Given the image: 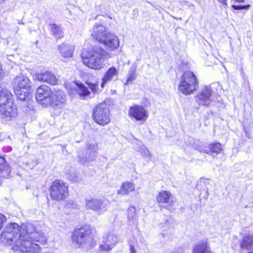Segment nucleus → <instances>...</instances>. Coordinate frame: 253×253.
<instances>
[{
  "label": "nucleus",
  "instance_id": "12",
  "mask_svg": "<svg viewBox=\"0 0 253 253\" xmlns=\"http://www.w3.org/2000/svg\"><path fill=\"white\" fill-rule=\"evenodd\" d=\"M128 115L137 121L146 120L148 118V112L141 105H134L129 107Z\"/></svg>",
  "mask_w": 253,
  "mask_h": 253
},
{
  "label": "nucleus",
  "instance_id": "10",
  "mask_svg": "<svg viewBox=\"0 0 253 253\" xmlns=\"http://www.w3.org/2000/svg\"><path fill=\"white\" fill-rule=\"evenodd\" d=\"M91 231L85 226L75 229L73 232L72 240L79 245H82L90 239Z\"/></svg>",
  "mask_w": 253,
  "mask_h": 253
},
{
  "label": "nucleus",
  "instance_id": "33",
  "mask_svg": "<svg viewBox=\"0 0 253 253\" xmlns=\"http://www.w3.org/2000/svg\"><path fill=\"white\" fill-rule=\"evenodd\" d=\"M6 217L3 214L0 213V230L2 227L3 223L6 221Z\"/></svg>",
  "mask_w": 253,
  "mask_h": 253
},
{
  "label": "nucleus",
  "instance_id": "15",
  "mask_svg": "<svg viewBox=\"0 0 253 253\" xmlns=\"http://www.w3.org/2000/svg\"><path fill=\"white\" fill-rule=\"evenodd\" d=\"M106 28L102 24H95L92 28L91 36L99 42H102L103 40L108 35Z\"/></svg>",
  "mask_w": 253,
  "mask_h": 253
},
{
  "label": "nucleus",
  "instance_id": "29",
  "mask_svg": "<svg viewBox=\"0 0 253 253\" xmlns=\"http://www.w3.org/2000/svg\"><path fill=\"white\" fill-rule=\"evenodd\" d=\"M137 67L135 65H132L130 67L128 75L127 78L126 80V85L129 84L130 83L132 82L133 81L136 79L137 77V75L136 74V70Z\"/></svg>",
  "mask_w": 253,
  "mask_h": 253
},
{
  "label": "nucleus",
  "instance_id": "38",
  "mask_svg": "<svg viewBox=\"0 0 253 253\" xmlns=\"http://www.w3.org/2000/svg\"><path fill=\"white\" fill-rule=\"evenodd\" d=\"M219 2L221 3L223 5H227V0H217Z\"/></svg>",
  "mask_w": 253,
  "mask_h": 253
},
{
  "label": "nucleus",
  "instance_id": "2",
  "mask_svg": "<svg viewBox=\"0 0 253 253\" xmlns=\"http://www.w3.org/2000/svg\"><path fill=\"white\" fill-rule=\"evenodd\" d=\"M111 54L100 46H94L89 51L88 56H82L84 65L90 69L99 70L105 66L104 61L111 58Z\"/></svg>",
  "mask_w": 253,
  "mask_h": 253
},
{
  "label": "nucleus",
  "instance_id": "39",
  "mask_svg": "<svg viewBox=\"0 0 253 253\" xmlns=\"http://www.w3.org/2000/svg\"><path fill=\"white\" fill-rule=\"evenodd\" d=\"M61 145V146L62 147V150H64V148H66V146L65 145Z\"/></svg>",
  "mask_w": 253,
  "mask_h": 253
},
{
  "label": "nucleus",
  "instance_id": "34",
  "mask_svg": "<svg viewBox=\"0 0 253 253\" xmlns=\"http://www.w3.org/2000/svg\"><path fill=\"white\" fill-rule=\"evenodd\" d=\"M142 154L147 157H150L151 154L149 151L146 148H144L142 149Z\"/></svg>",
  "mask_w": 253,
  "mask_h": 253
},
{
  "label": "nucleus",
  "instance_id": "22",
  "mask_svg": "<svg viewBox=\"0 0 253 253\" xmlns=\"http://www.w3.org/2000/svg\"><path fill=\"white\" fill-rule=\"evenodd\" d=\"M117 74L118 71L115 67H112L109 68L102 78V82L101 84V87L103 88L105 84L108 82L111 81L115 76L117 75Z\"/></svg>",
  "mask_w": 253,
  "mask_h": 253
},
{
  "label": "nucleus",
  "instance_id": "27",
  "mask_svg": "<svg viewBox=\"0 0 253 253\" xmlns=\"http://www.w3.org/2000/svg\"><path fill=\"white\" fill-rule=\"evenodd\" d=\"M49 26L52 35L55 39H60L64 37L63 29L59 25L56 24H51Z\"/></svg>",
  "mask_w": 253,
  "mask_h": 253
},
{
  "label": "nucleus",
  "instance_id": "37",
  "mask_svg": "<svg viewBox=\"0 0 253 253\" xmlns=\"http://www.w3.org/2000/svg\"><path fill=\"white\" fill-rule=\"evenodd\" d=\"M130 253H136V250L132 245L130 246Z\"/></svg>",
  "mask_w": 253,
  "mask_h": 253
},
{
  "label": "nucleus",
  "instance_id": "40",
  "mask_svg": "<svg viewBox=\"0 0 253 253\" xmlns=\"http://www.w3.org/2000/svg\"><path fill=\"white\" fill-rule=\"evenodd\" d=\"M6 0H0V5L1 4Z\"/></svg>",
  "mask_w": 253,
  "mask_h": 253
},
{
  "label": "nucleus",
  "instance_id": "43",
  "mask_svg": "<svg viewBox=\"0 0 253 253\" xmlns=\"http://www.w3.org/2000/svg\"><path fill=\"white\" fill-rule=\"evenodd\" d=\"M248 207H249V206H248V205H246V206H245V208H248Z\"/></svg>",
  "mask_w": 253,
  "mask_h": 253
},
{
  "label": "nucleus",
  "instance_id": "35",
  "mask_svg": "<svg viewBox=\"0 0 253 253\" xmlns=\"http://www.w3.org/2000/svg\"><path fill=\"white\" fill-rule=\"evenodd\" d=\"M232 7L234 9L240 10V9H246L247 8L248 6L240 5H232Z\"/></svg>",
  "mask_w": 253,
  "mask_h": 253
},
{
  "label": "nucleus",
  "instance_id": "16",
  "mask_svg": "<svg viewBox=\"0 0 253 253\" xmlns=\"http://www.w3.org/2000/svg\"><path fill=\"white\" fill-rule=\"evenodd\" d=\"M35 79L38 81L43 82L51 85H55L57 82L56 77L52 73L48 71L36 74Z\"/></svg>",
  "mask_w": 253,
  "mask_h": 253
},
{
  "label": "nucleus",
  "instance_id": "31",
  "mask_svg": "<svg viewBox=\"0 0 253 253\" xmlns=\"http://www.w3.org/2000/svg\"><path fill=\"white\" fill-rule=\"evenodd\" d=\"M86 84H87L92 92L94 94L97 92L98 88V84L96 83H93L89 82H86Z\"/></svg>",
  "mask_w": 253,
  "mask_h": 253
},
{
  "label": "nucleus",
  "instance_id": "5",
  "mask_svg": "<svg viewBox=\"0 0 253 253\" xmlns=\"http://www.w3.org/2000/svg\"><path fill=\"white\" fill-rule=\"evenodd\" d=\"M15 93L19 100H27L30 98V81L23 75L15 77L13 82Z\"/></svg>",
  "mask_w": 253,
  "mask_h": 253
},
{
  "label": "nucleus",
  "instance_id": "41",
  "mask_svg": "<svg viewBox=\"0 0 253 253\" xmlns=\"http://www.w3.org/2000/svg\"><path fill=\"white\" fill-rule=\"evenodd\" d=\"M236 1L238 2H243L244 0H235Z\"/></svg>",
  "mask_w": 253,
  "mask_h": 253
},
{
  "label": "nucleus",
  "instance_id": "11",
  "mask_svg": "<svg viewBox=\"0 0 253 253\" xmlns=\"http://www.w3.org/2000/svg\"><path fill=\"white\" fill-rule=\"evenodd\" d=\"M214 92L212 91L211 86H205L197 94V97L200 104L208 106L214 98Z\"/></svg>",
  "mask_w": 253,
  "mask_h": 253
},
{
  "label": "nucleus",
  "instance_id": "3",
  "mask_svg": "<svg viewBox=\"0 0 253 253\" xmlns=\"http://www.w3.org/2000/svg\"><path fill=\"white\" fill-rule=\"evenodd\" d=\"M0 113L1 118L8 121L15 118L17 113V108L13 105L12 94L6 88L0 85Z\"/></svg>",
  "mask_w": 253,
  "mask_h": 253
},
{
  "label": "nucleus",
  "instance_id": "4",
  "mask_svg": "<svg viewBox=\"0 0 253 253\" xmlns=\"http://www.w3.org/2000/svg\"><path fill=\"white\" fill-rule=\"evenodd\" d=\"M198 80L196 75L190 71L185 72L181 79L178 90L183 94L189 95L198 88Z\"/></svg>",
  "mask_w": 253,
  "mask_h": 253
},
{
  "label": "nucleus",
  "instance_id": "36",
  "mask_svg": "<svg viewBox=\"0 0 253 253\" xmlns=\"http://www.w3.org/2000/svg\"><path fill=\"white\" fill-rule=\"evenodd\" d=\"M4 73L2 69V65L0 63V80L2 79L4 77Z\"/></svg>",
  "mask_w": 253,
  "mask_h": 253
},
{
  "label": "nucleus",
  "instance_id": "13",
  "mask_svg": "<svg viewBox=\"0 0 253 253\" xmlns=\"http://www.w3.org/2000/svg\"><path fill=\"white\" fill-rule=\"evenodd\" d=\"M117 242L118 238L115 234L111 232L107 233L103 237L100 248L103 251H109L116 245Z\"/></svg>",
  "mask_w": 253,
  "mask_h": 253
},
{
  "label": "nucleus",
  "instance_id": "28",
  "mask_svg": "<svg viewBox=\"0 0 253 253\" xmlns=\"http://www.w3.org/2000/svg\"><path fill=\"white\" fill-rule=\"evenodd\" d=\"M77 88L76 89L78 95L80 97H85L90 94V92L88 89V88L86 87L83 83H76Z\"/></svg>",
  "mask_w": 253,
  "mask_h": 253
},
{
  "label": "nucleus",
  "instance_id": "32",
  "mask_svg": "<svg viewBox=\"0 0 253 253\" xmlns=\"http://www.w3.org/2000/svg\"><path fill=\"white\" fill-rule=\"evenodd\" d=\"M67 207L68 208L71 209H78V204L75 202L73 201H69L67 203Z\"/></svg>",
  "mask_w": 253,
  "mask_h": 253
},
{
  "label": "nucleus",
  "instance_id": "25",
  "mask_svg": "<svg viewBox=\"0 0 253 253\" xmlns=\"http://www.w3.org/2000/svg\"><path fill=\"white\" fill-rule=\"evenodd\" d=\"M240 247L242 249L251 250L253 248V235H246L243 239Z\"/></svg>",
  "mask_w": 253,
  "mask_h": 253
},
{
  "label": "nucleus",
  "instance_id": "6",
  "mask_svg": "<svg viewBox=\"0 0 253 253\" xmlns=\"http://www.w3.org/2000/svg\"><path fill=\"white\" fill-rule=\"evenodd\" d=\"M109 114L107 105L105 103H102L93 108L92 118L99 125L105 126L110 121Z\"/></svg>",
  "mask_w": 253,
  "mask_h": 253
},
{
  "label": "nucleus",
  "instance_id": "7",
  "mask_svg": "<svg viewBox=\"0 0 253 253\" xmlns=\"http://www.w3.org/2000/svg\"><path fill=\"white\" fill-rule=\"evenodd\" d=\"M50 193L52 200H62L68 195V186L62 180H56L52 183Z\"/></svg>",
  "mask_w": 253,
  "mask_h": 253
},
{
  "label": "nucleus",
  "instance_id": "30",
  "mask_svg": "<svg viewBox=\"0 0 253 253\" xmlns=\"http://www.w3.org/2000/svg\"><path fill=\"white\" fill-rule=\"evenodd\" d=\"M135 211L136 210L134 207H130L127 210V218L128 221L132 222L133 224L136 221Z\"/></svg>",
  "mask_w": 253,
  "mask_h": 253
},
{
  "label": "nucleus",
  "instance_id": "26",
  "mask_svg": "<svg viewBox=\"0 0 253 253\" xmlns=\"http://www.w3.org/2000/svg\"><path fill=\"white\" fill-rule=\"evenodd\" d=\"M10 172V168L5 163V159L0 156V177L7 178Z\"/></svg>",
  "mask_w": 253,
  "mask_h": 253
},
{
  "label": "nucleus",
  "instance_id": "20",
  "mask_svg": "<svg viewBox=\"0 0 253 253\" xmlns=\"http://www.w3.org/2000/svg\"><path fill=\"white\" fill-rule=\"evenodd\" d=\"M51 102V105L49 106L53 107L63 104L65 102V95L64 92L60 89L54 90V93H52Z\"/></svg>",
  "mask_w": 253,
  "mask_h": 253
},
{
  "label": "nucleus",
  "instance_id": "21",
  "mask_svg": "<svg viewBox=\"0 0 253 253\" xmlns=\"http://www.w3.org/2000/svg\"><path fill=\"white\" fill-rule=\"evenodd\" d=\"M86 148L87 149V153H88V155L84 156L80 155L79 158L80 161L82 164H84L86 162L91 161L94 160L95 157V146L94 144H91L87 143L86 144Z\"/></svg>",
  "mask_w": 253,
  "mask_h": 253
},
{
  "label": "nucleus",
  "instance_id": "1",
  "mask_svg": "<svg viewBox=\"0 0 253 253\" xmlns=\"http://www.w3.org/2000/svg\"><path fill=\"white\" fill-rule=\"evenodd\" d=\"M0 240L5 244L12 245L15 251L31 253H38L40 249L34 242L44 244L46 241L44 234L31 223H23L20 227L16 223L7 224L1 234Z\"/></svg>",
  "mask_w": 253,
  "mask_h": 253
},
{
  "label": "nucleus",
  "instance_id": "18",
  "mask_svg": "<svg viewBox=\"0 0 253 253\" xmlns=\"http://www.w3.org/2000/svg\"><path fill=\"white\" fill-rule=\"evenodd\" d=\"M208 240L200 241L194 245L193 253H212Z\"/></svg>",
  "mask_w": 253,
  "mask_h": 253
},
{
  "label": "nucleus",
  "instance_id": "42",
  "mask_svg": "<svg viewBox=\"0 0 253 253\" xmlns=\"http://www.w3.org/2000/svg\"><path fill=\"white\" fill-rule=\"evenodd\" d=\"M177 253V252H171V253Z\"/></svg>",
  "mask_w": 253,
  "mask_h": 253
},
{
  "label": "nucleus",
  "instance_id": "24",
  "mask_svg": "<svg viewBox=\"0 0 253 253\" xmlns=\"http://www.w3.org/2000/svg\"><path fill=\"white\" fill-rule=\"evenodd\" d=\"M134 189L135 186L132 183L125 182L123 183L120 188L118 190V193L122 195H126L134 191Z\"/></svg>",
  "mask_w": 253,
  "mask_h": 253
},
{
  "label": "nucleus",
  "instance_id": "14",
  "mask_svg": "<svg viewBox=\"0 0 253 253\" xmlns=\"http://www.w3.org/2000/svg\"><path fill=\"white\" fill-rule=\"evenodd\" d=\"M100 43L104 44L108 50L114 51L119 47L120 42L116 36L109 33Z\"/></svg>",
  "mask_w": 253,
  "mask_h": 253
},
{
  "label": "nucleus",
  "instance_id": "8",
  "mask_svg": "<svg viewBox=\"0 0 253 253\" xmlns=\"http://www.w3.org/2000/svg\"><path fill=\"white\" fill-rule=\"evenodd\" d=\"M52 93L50 87L42 85L37 89L36 98L41 105L48 107L51 105Z\"/></svg>",
  "mask_w": 253,
  "mask_h": 253
},
{
  "label": "nucleus",
  "instance_id": "17",
  "mask_svg": "<svg viewBox=\"0 0 253 253\" xmlns=\"http://www.w3.org/2000/svg\"><path fill=\"white\" fill-rule=\"evenodd\" d=\"M58 49L62 57L70 58L73 57L75 48L72 45L63 42L58 45Z\"/></svg>",
  "mask_w": 253,
  "mask_h": 253
},
{
  "label": "nucleus",
  "instance_id": "19",
  "mask_svg": "<svg viewBox=\"0 0 253 253\" xmlns=\"http://www.w3.org/2000/svg\"><path fill=\"white\" fill-rule=\"evenodd\" d=\"M156 199L159 203H165L169 206L171 205L173 203L172 194L169 191L162 190L159 192L156 196Z\"/></svg>",
  "mask_w": 253,
  "mask_h": 253
},
{
  "label": "nucleus",
  "instance_id": "9",
  "mask_svg": "<svg viewBox=\"0 0 253 253\" xmlns=\"http://www.w3.org/2000/svg\"><path fill=\"white\" fill-rule=\"evenodd\" d=\"M109 202L107 200L92 198L86 199L85 207L88 210H91L100 214L105 212L108 207Z\"/></svg>",
  "mask_w": 253,
  "mask_h": 253
},
{
  "label": "nucleus",
  "instance_id": "23",
  "mask_svg": "<svg viewBox=\"0 0 253 253\" xmlns=\"http://www.w3.org/2000/svg\"><path fill=\"white\" fill-rule=\"evenodd\" d=\"M221 151V146L219 143H215L209 144L208 148H203L200 151L207 154L216 153L218 154Z\"/></svg>",
  "mask_w": 253,
  "mask_h": 253
}]
</instances>
